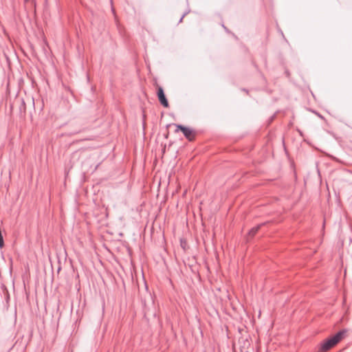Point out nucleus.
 <instances>
[{
    "label": "nucleus",
    "mask_w": 352,
    "mask_h": 352,
    "mask_svg": "<svg viewBox=\"0 0 352 352\" xmlns=\"http://www.w3.org/2000/svg\"><path fill=\"white\" fill-rule=\"evenodd\" d=\"M346 331L345 329L338 331L333 336L327 339L321 345V350L327 351L336 346L344 337Z\"/></svg>",
    "instance_id": "obj_1"
},
{
    "label": "nucleus",
    "mask_w": 352,
    "mask_h": 352,
    "mask_svg": "<svg viewBox=\"0 0 352 352\" xmlns=\"http://www.w3.org/2000/svg\"><path fill=\"white\" fill-rule=\"evenodd\" d=\"M175 126L177 128L175 132L181 131L183 133L185 138L190 142H192L195 140L196 132L194 130L182 124H175Z\"/></svg>",
    "instance_id": "obj_2"
},
{
    "label": "nucleus",
    "mask_w": 352,
    "mask_h": 352,
    "mask_svg": "<svg viewBox=\"0 0 352 352\" xmlns=\"http://www.w3.org/2000/svg\"><path fill=\"white\" fill-rule=\"evenodd\" d=\"M157 98H158V100H159L160 104L163 107H166V108L169 107V104H168V100L165 96L164 89L161 86H160L158 85H157Z\"/></svg>",
    "instance_id": "obj_3"
},
{
    "label": "nucleus",
    "mask_w": 352,
    "mask_h": 352,
    "mask_svg": "<svg viewBox=\"0 0 352 352\" xmlns=\"http://www.w3.org/2000/svg\"><path fill=\"white\" fill-rule=\"evenodd\" d=\"M265 223H261V224H258L256 226L252 228L248 232V237L250 238H252L254 236V235L258 232V231L260 230V228L263 226L265 225Z\"/></svg>",
    "instance_id": "obj_4"
},
{
    "label": "nucleus",
    "mask_w": 352,
    "mask_h": 352,
    "mask_svg": "<svg viewBox=\"0 0 352 352\" xmlns=\"http://www.w3.org/2000/svg\"><path fill=\"white\" fill-rule=\"evenodd\" d=\"M23 109V111H25V102L23 100H21V110Z\"/></svg>",
    "instance_id": "obj_5"
},
{
    "label": "nucleus",
    "mask_w": 352,
    "mask_h": 352,
    "mask_svg": "<svg viewBox=\"0 0 352 352\" xmlns=\"http://www.w3.org/2000/svg\"><path fill=\"white\" fill-rule=\"evenodd\" d=\"M185 14L182 15V16L181 17V19H179V23L182 21L184 17Z\"/></svg>",
    "instance_id": "obj_6"
},
{
    "label": "nucleus",
    "mask_w": 352,
    "mask_h": 352,
    "mask_svg": "<svg viewBox=\"0 0 352 352\" xmlns=\"http://www.w3.org/2000/svg\"><path fill=\"white\" fill-rule=\"evenodd\" d=\"M31 0H24L25 3H28L29 1H30Z\"/></svg>",
    "instance_id": "obj_7"
},
{
    "label": "nucleus",
    "mask_w": 352,
    "mask_h": 352,
    "mask_svg": "<svg viewBox=\"0 0 352 352\" xmlns=\"http://www.w3.org/2000/svg\"><path fill=\"white\" fill-rule=\"evenodd\" d=\"M243 90L245 92L248 93V90H246V89H243Z\"/></svg>",
    "instance_id": "obj_8"
},
{
    "label": "nucleus",
    "mask_w": 352,
    "mask_h": 352,
    "mask_svg": "<svg viewBox=\"0 0 352 352\" xmlns=\"http://www.w3.org/2000/svg\"><path fill=\"white\" fill-rule=\"evenodd\" d=\"M98 166H99V164H98V165L96 166L95 170H96V169L98 168Z\"/></svg>",
    "instance_id": "obj_9"
}]
</instances>
